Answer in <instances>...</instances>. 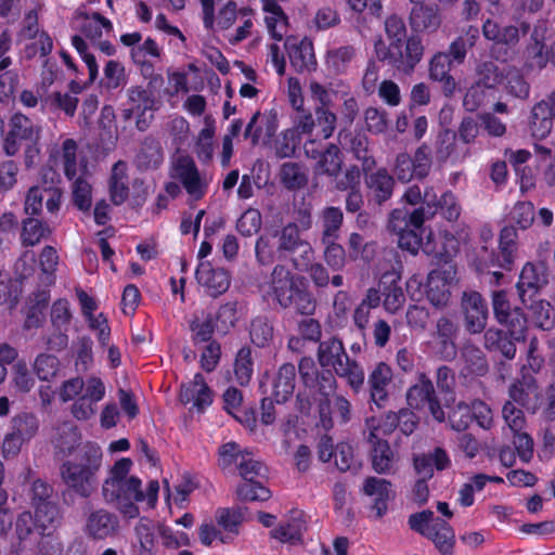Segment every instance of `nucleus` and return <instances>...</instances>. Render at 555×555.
<instances>
[{"mask_svg":"<svg viewBox=\"0 0 555 555\" xmlns=\"http://www.w3.org/2000/svg\"><path fill=\"white\" fill-rule=\"evenodd\" d=\"M385 33L389 44L382 39L375 42L377 59L400 73L412 74L424 55L422 39L415 35L408 37L403 18L396 14L386 18Z\"/></svg>","mask_w":555,"mask_h":555,"instance_id":"nucleus-2","label":"nucleus"},{"mask_svg":"<svg viewBox=\"0 0 555 555\" xmlns=\"http://www.w3.org/2000/svg\"><path fill=\"white\" fill-rule=\"evenodd\" d=\"M106 388L103 380L96 376H90L86 382L85 391L77 397L70 413L77 421H89L96 413V404L103 400Z\"/></svg>","mask_w":555,"mask_h":555,"instance_id":"nucleus-12","label":"nucleus"},{"mask_svg":"<svg viewBox=\"0 0 555 555\" xmlns=\"http://www.w3.org/2000/svg\"><path fill=\"white\" fill-rule=\"evenodd\" d=\"M338 142L361 162L363 173H367L376 167V160L369 150V139L364 133L344 129L338 132Z\"/></svg>","mask_w":555,"mask_h":555,"instance_id":"nucleus-21","label":"nucleus"},{"mask_svg":"<svg viewBox=\"0 0 555 555\" xmlns=\"http://www.w3.org/2000/svg\"><path fill=\"white\" fill-rule=\"evenodd\" d=\"M427 256H433L439 262H448L457 251L459 242L455 236L448 232H439L437 235L427 230L423 246L421 248Z\"/></svg>","mask_w":555,"mask_h":555,"instance_id":"nucleus-22","label":"nucleus"},{"mask_svg":"<svg viewBox=\"0 0 555 555\" xmlns=\"http://www.w3.org/2000/svg\"><path fill=\"white\" fill-rule=\"evenodd\" d=\"M319 371L311 357H302L298 364L301 383L311 392L331 395L337 387L335 376L344 378L353 393H359L365 383L362 365L346 352L343 341L332 336L320 341L317 352Z\"/></svg>","mask_w":555,"mask_h":555,"instance_id":"nucleus-1","label":"nucleus"},{"mask_svg":"<svg viewBox=\"0 0 555 555\" xmlns=\"http://www.w3.org/2000/svg\"><path fill=\"white\" fill-rule=\"evenodd\" d=\"M196 280L204 285L211 296H218L228 291L231 275L223 268H214L210 262H201L195 271Z\"/></svg>","mask_w":555,"mask_h":555,"instance_id":"nucleus-31","label":"nucleus"},{"mask_svg":"<svg viewBox=\"0 0 555 555\" xmlns=\"http://www.w3.org/2000/svg\"><path fill=\"white\" fill-rule=\"evenodd\" d=\"M391 486V482L384 478L371 476L364 480L363 493L369 496H376L373 508L376 511L378 517L384 516L387 512Z\"/></svg>","mask_w":555,"mask_h":555,"instance_id":"nucleus-41","label":"nucleus"},{"mask_svg":"<svg viewBox=\"0 0 555 555\" xmlns=\"http://www.w3.org/2000/svg\"><path fill=\"white\" fill-rule=\"evenodd\" d=\"M367 441L372 446L370 457L373 470L379 475L393 474L397 459L388 441L369 437Z\"/></svg>","mask_w":555,"mask_h":555,"instance_id":"nucleus-33","label":"nucleus"},{"mask_svg":"<svg viewBox=\"0 0 555 555\" xmlns=\"http://www.w3.org/2000/svg\"><path fill=\"white\" fill-rule=\"evenodd\" d=\"M344 215L339 207H327L323 211L322 221H323V231H322V241H333L337 240L338 232L343 224Z\"/></svg>","mask_w":555,"mask_h":555,"instance_id":"nucleus-58","label":"nucleus"},{"mask_svg":"<svg viewBox=\"0 0 555 555\" xmlns=\"http://www.w3.org/2000/svg\"><path fill=\"white\" fill-rule=\"evenodd\" d=\"M463 367L461 374L466 376L482 377L489 372V364L485 352L473 344L465 345L462 349Z\"/></svg>","mask_w":555,"mask_h":555,"instance_id":"nucleus-40","label":"nucleus"},{"mask_svg":"<svg viewBox=\"0 0 555 555\" xmlns=\"http://www.w3.org/2000/svg\"><path fill=\"white\" fill-rule=\"evenodd\" d=\"M546 22L539 21L531 33V43L527 48L528 55L535 60V64L544 67L548 62V53L545 52Z\"/></svg>","mask_w":555,"mask_h":555,"instance_id":"nucleus-46","label":"nucleus"},{"mask_svg":"<svg viewBox=\"0 0 555 555\" xmlns=\"http://www.w3.org/2000/svg\"><path fill=\"white\" fill-rule=\"evenodd\" d=\"M191 340L194 346L214 341V334L217 331L216 323L207 313L203 319L195 318L190 322Z\"/></svg>","mask_w":555,"mask_h":555,"instance_id":"nucleus-51","label":"nucleus"},{"mask_svg":"<svg viewBox=\"0 0 555 555\" xmlns=\"http://www.w3.org/2000/svg\"><path fill=\"white\" fill-rule=\"evenodd\" d=\"M505 72L491 61L482 62L477 67V83L486 89H494L504 80Z\"/></svg>","mask_w":555,"mask_h":555,"instance_id":"nucleus-55","label":"nucleus"},{"mask_svg":"<svg viewBox=\"0 0 555 555\" xmlns=\"http://www.w3.org/2000/svg\"><path fill=\"white\" fill-rule=\"evenodd\" d=\"M269 284V294L281 308L293 309L305 317L314 314L317 299L305 276L293 274L285 266L276 264Z\"/></svg>","mask_w":555,"mask_h":555,"instance_id":"nucleus-5","label":"nucleus"},{"mask_svg":"<svg viewBox=\"0 0 555 555\" xmlns=\"http://www.w3.org/2000/svg\"><path fill=\"white\" fill-rule=\"evenodd\" d=\"M103 452L95 443L88 441L77 449L75 454L60 466L63 483L82 499H89L99 488V473L102 467Z\"/></svg>","mask_w":555,"mask_h":555,"instance_id":"nucleus-3","label":"nucleus"},{"mask_svg":"<svg viewBox=\"0 0 555 555\" xmlns=\"http://www.w3.org/2000/svg\"><path fill=\"white\" fill-rule=\"evenodd\" d=\"M8 126L9 130L3 139V151L8 156L16 155L24 143L40 139L41 128L22 113H14Z\"/></svg>","mask_w":555,"mask_h":555,"instance_id":"nucleus-11","label":"nucleus"},{"mask_svg":"<svg viewBox=\"0 0 555 555\" xmlns=\"http://www.w3.org/2000/svg\"><path fill=\"white\" fill-rule=\"evenodd\" d=\"M280 181L287 190L295 191L307 185L308 177L298 163H284L280 169Z\"/></svg>","mask_w":555,"mask_h":555,"instance_id":"nucleus-50","label":"nucleus"},{"mask_svg":"<svg viewBox=\"0 0 555 555\" xmlns=\"http://www.w3.org/2000/svg\"><path fill=\"white\" fill-rule=\"evenodd\" d=\"M291 66L296 73L312 72L317 67L313 42L308 37L288 36L284 42Z\"/></svg>","mask_w":555,"mask_h":555,"instance_id":"nucleus-16","label":"nucleus"},{"mask_svg":"<svg viewBox=\"0 0 555 555\" xmlns=\"http://www.w3.org/2000/svg\"><path fill=\"white\" fill-rule=\"evenodd\" d=\"M128 105L126 115L128 117L135 115L137 128L140 131H144L149 127L145 113L152 111L155 105L153 93L141 86H132L128 89Z\"/></svg>","mask_w":555,"mask_h":555,"instance_id":"nucleus-30","label":"nucleus"},{"mask_svg":"<svg viewBox=\"0 0 555 555\" xmlns=\"http://www.w3.org/2000/svg\"><path fill=\"white\" fill-rule=\"evenodd\" d=\"M534 217L535 212L533 204L528 201H519L513 206L509 212L511 225H516L521 230H527L532 225Z\"/></svg>","mask_w":555,"mask_h":555,"instance_id":"nucleus-60","label":"nucleus"},{"mask_svg":"<svg viewBox=\"0 0 555 555\" xmlns=\"http://www.w3.org/2000/svg\"><path fill=\"white\" fill-rule=\"evenodd\" d=\"M453 276L449 270L435 269L427 275L425 293L428 301L437 308L448 305L451 291L450 285Z\"/></svg>","mask_w":555,"mask_h":555,"instance_id":"nucleus-25","label":"nucleus"},{"mask_svg":"<svg viewBox=\"0 0 555 555\" xmlns=\"http://www.w3.org/2000/svg\"><path fill=\"white\" fill-rule=\"evenodd\" d=\"M39 430L38 417L29 412H22L11 420V433L25 442H29Z\"/></svg>","mask_w":555,"mask_h":555,"instance_id":"nucleus-47","label":"nucleus"},{"mask_svg":"<svg viewBox=\"0 0 555 555\" xmlns=\"http://www.w3.org/2000/svg\"><path fill=\"white\" fill-rule=\"evenodd\" d=\"M524 339H514L503 328L489 327L483 334V346L489 352L500 353L507 360L516 356V343Z\"/></svg>","mask_w":555,"mask_h":555,"instance_id":"nucleus-32","label":"nucleus"},{"mask_svg":"<svg viewBox=\"0 0 555 555\" xmlns=\"http://www.w3.org/2000/svg\"><path fill=\"white\" fill-rule=\"evenodd\" d=\"M301 144V135L296 129H286L274 142L275 155L279 158L293 157Z\"/></svg>","mask_w":555,"mask_h":555,"instance_id":"nucleus-56","label":"nucleus"},{"mask_svg":"<svg viewBox=\"0 0 555 555\" xmlns=\"http://www.w3.org/2000/svg\"><path fill=\"white\" fill-rule=\"evenodd\" d=\"M73 27L92 43L100 40L104 33L109 34L113 31L112 22L99 12H93L91 14L77 12L73 22Z\"/></svg>","mask_w":555,"mask_h":555,"instance_id":"nucleus-26","label":"nucleus"},{"mask_svg":"<svg viewBox=\"0 0 555 555\" xmlns=\"http://www.w3.org/2000/svg\"><path fill=\"white\" fill-rule=\"evenodd\" d=\"M392 369L386 362H378L367 376L370 402L385 408L389 400V386L392 383Z\"/></svg>","mask_w":555,"mask_h":555,"instance_id":"nucleus-20","label":"nucleus"},{"mask_svg":"<svg viewBox=\"0 0 555 555\" xmlns=\"http://www.w3.org/2000/svg\"><path fill=\"white\" fill-rule=\"evenodd\" d=\"M266 13L264 22L271 37L278 41L283 39L287 31L288 16L276 0H261Z\"/></svg>","mask_w":555,"mask_h":555,"instance_id":"nucleus-39","label":"nucleus"},{"mask_svg":"<svg viewBox=\"0 0 555 555\" xmlns=\"http://www.w3.org/2000/svg\"><path fill=\"white\" fill-rule=\"evenodd\" d=\"M341 165L343 158L339 147L334 143H328L318 157L315 172L337 177L341 170Z\"/></svg>","mask_w":555,"mask_h":555,"instance_id":"nucleus-45","label":"nucleus"},{"mask_svg":"<svg viewBox=\"0 0 555 555\" xmlns=\"http://www.w3.org/2000/svg\"><path fill=\"white\" fill-rule=\"evenodd\" d=\"M492 310L495 321L508 332L514 339L526 340L528 319L522 308L512 307L504 289L493 291L491 294Z\"/></svg>","mask_w":555,"mask_h":555,"instance_id":"nucleus-9","label":"nucleus"},{"mask_svg":"<svg viewBox=\"0 0 555 555\" xmlns=\"http://www.w3.org/2000/svg\"><path fill=\"white\" fill-rule=\"evenodd\" d=\"M60 360L56 356L40 353L37 356L34 370L39 379L50 382L56 377L60 371Z\"/></svg>","mask_w":555,"mask_h":555,"instance_id":"nucleus-63","label":"nucleus"},{"mask_svg":"<svg viewBox=\"0 0 555 555\" xmlns=\"http://www.w3.org/2000/svg\"><path fill=\"white\" fill-rule=\"evenodd\" d=\"M304 522L294 518L292 521L280 524L270 531L271 538L282 543H296L302 539Z\"/></svg>","mask_w":555,"mask_h":555,"instance_id":"nucleus-57","label":"nucleus"},{"mask_svg":"<svg viewBox=\"0 0 555 555\" xmlns=\"http://www.w3.org/2000/svg\"><path fill=\"white\" fill-rule=\"evenodd\" d=\"M237 311L234 304L228 302L221 305L216 313H210L214 323H216L217 332L225 335L237 322Z\"/></svg>","mask_w":555,"mask_h":555,"instance_id":"nucleus-62","label":"nucleus"},{"mask_svg":"<svg viewBox=\"0 0 555 555\" xmlns=\"http://www.w3.org/2000/svg\"><path fill=\"white\" fill-rule=\"evenodd\" d=\"M236 495L243 502H264L271 496V491L259 480H244L236 488Z\"/></svg>","mask_w":555,"mask_h":555,"instance_id":"nucleus-52","label":"nucleus"},{"mask_svg":"<svg viewBox=\"0 0 555 555\" xmlns=\"http://www.w3.org/2000/svg\"><path fill=\"white\" fill-rule=\"evenodd\" d=\"M102 494L106 503L114 504L117 509L128 518L139 516L137 502L145 500L142 490V481L135 476H130L128 480L104 481L102 485Z\"/></svg>","mask_w":555,"mask_h":555,"instance_id":"nucleus-7","label":"nucleus"},{"mask_svg":"<svg viewBox=\"0 0 555 555\" xmlns=\"http://www.w3.org/2000/svg\"><path fill=\"white\" fill-rule=\"evenodd\" d=\"M441 555H453L455 533L451 525L440 517L433 520L425 535Z\"/></svg>","mask_w":555,"mask_h":555,"instance_id":"nucleus-36","label":"nucleus"},{"mask_svg":"<svg viewBox=\"0 0 555 555\" xmlns=\"http://www.w3.org/2000/svg\"><path fill=\"white\" fill-rule=\"evenodd\" d=\"M383 296V306L389 313H397L405 302L401 275L395 271L385 272L378 283Z\"/></svg>","mask_w":555,"mask_h":555,"instance_id":"nucleus-28","label":"nucleus"},{"mask_svg":"<svg viewBox=\"0 0 555 555\" xmlns=\"http://www.w3.org/2000/svg\"><path fill=\"white\" fill-rule=\"evenodd\" d=\"M426 220L425 208L417 207L413 210L396 208L390 212L388 228L397 234L398 246L411 255L418 254L427 229L424 227Z\"/></svg>","mask_w":555,"mask_h":555,"instance_id":"nucleus-6","label":"nucleus"},{"mask_svg":"<svg viewBox=\"0 0 555 555\" xmlns=\"http://www.w3.org/2000/svg\"><path fill=\"white\" fill-rule=\"evenodd\" d=\"M468 35L470 36L469 44H467V39L459 36L450 43L448 51H443L446 54L450 55V59L454 64L460 65L464 63L468 47H473L475 44V39L479 36V29L470 26Z\"/></svg>","mask_w":555,"mask_h":555,"instance_id":"nucleus-59","label":"nucleus"},{"mask_svg":"<svg viewBox=\"0 0 555 555\" xmlns=\"http://www.w3.org/2000/svg\"><path fill=\"white\" fill-rule=\"evenodd\" d=\"M436 395L433 382L425 373H420L417 383L406 392V402L412 409H423L426 402Z\"/></svg>","mask_w":555,"mask_h":555,"instance_id":"nucleus-44","label":"nucleus"},{"mask_svg":"<svg viewBox=\"0 0 555 555\" xmlns=\"http://www.w3.org/2000/svg\"><path fill=\"white\" fill-rule=\"evenodd\" d=\"M276 251L279 260L289 259L296 270H302V266L308 264L313 255L311 245L300 237L295 222H289L282 228Z\"/></svg>","mask_w":555,"mask_h":555,"instance_id":"nucleus-10","label":"nucleus"},{"mask_svg":"<svg viewBox=\"0 0 555 555\" xmlns=\"http://www.w3.org/2000/svg\"><path fill=\"white\" fill-rule=\"evenodd\" d=\"M50 233L51 230L48 224L39 219L27 218L23 221L21 241L23 246L31 247L40 243V241Z\"/></svg>","mask_w":555,"mask_h":555,"instance_id":"nucleus-49","label":"nucleus"},{"mask_svg":"<svg viewBox=\"0 0 555 555\" xmlns=\"http://www.w3.org/2000/svg\"><path fill=\"white\" fill-rule=\"evenodd\" d=\"M453 65L450 55L444 52H436L429 61V78L440 83L441 91L447 98L454 94L457 86L454 77L450 74Z\"/></svg>","mask_w":555,"mask_h":555,"instance_id":"nucleus-29","label":"nucleus"},{"mask_svg":"<svg viewBox=\"0 0 555 555\" xmlns=\"http://www.w3.org/2000/svg\"><path fill=\"white\" fill-rule=\"evenodd\" d=\"M410 26L415 33H436L442 24L440 8L435 3L413 5L410 12Z\"/></svg>","mask_w":555,"mask_h":555,"instance_id":"nucleus-27","label":"nucleus"},{"mask_svg":"<svg viewBox=\"0 0 555 555\" xmlns=\"http://www.w3.org/2000/svg\"><path fill=\"white\" fill-rule=\"evenodd\" d=\"M163 162L164 152L160 142L152 137L145 138L135 156L137 167L140 170L157 169Z\"/></svg>","mask_w":555,"mask_h":555,"instance_id":"nucleus-42","label":"nucleus"},{"mask_svg":"<svg viewBox=\"0 0 555 555\" xmlns=\"http://www.w3.org/2000/svg\"><path fill=\"white\" fill-rule=\"evenodd\" d=\"M544 283L545 279L539 271V268L531 262H527L522 267L516 283V289L521 304L532 308L537 302V295Z\"/></svg>","mask_w":555,"mask_h":555,"instance_id":"nucleus-23","label":"nucleus"},{"mask_svg":"<svg viewBox=\"0 0 555 555\" xmlns=\"http://www.w3.org/2000/svg\"><path fill=\"white\" fill-rule=\"evenodd\" d=\"M273 324L266 315H258L250 321V341L258 348L268 347L273 340Z\"/></svg>","mask_w":555,"mask_h":555,"instance_id":"nucleus-48","label":"nucleus"},{"mask_svg":"<svg viewBox=\"0 0 555 555\" xmlns=\"http://www.w3.org/2000/svg\"><path fill=\"white\" fill-rule=\"evenodd\" d=\"M464 326L470 334L481 333L488 321V305L478 292H464L461 300Z\"/></svg>","mask_w":555,"mask_h":555,"instance_id":"nucleus-13","label":"nucleus"},{"mask_svg":"<svg viewBox=\"0 0 555 555\" xmlns=\"http://www.w3.org/2000/svg\"><path fill=\"white\" fill-rule=\"evenodd\" d=\"M400 424L399 412H388L383 418L376 420L371 417L366 420V425L370 429L369 438L383 439L382 436H388L393 433Z\"/></svg>","mask_w":555,"mask_h":555,"instance_id":"nucleus-54","label":"nucleus"},{"mask_svg":"<svg viewBox=\"0 0 555 555\" xmlns=\"http://www.w3.org/2000/svg\"><path fill=\"white\" fill-rule=\"evenodd\" d=\"M34 509L35 526L41 535H50L61 525L63 515L55 500L37 503Z\"/></svg>","mask_w":555,"mask_h":555,"instance_id":"nucleus-37","label":"nucleus"},{"mask_svg":"<svg viewBox=\"0 0 555 555\" xmlns=\"http://www.w3.org/2000/svg\"><path fill=\"white\" fill-rule=\"evenodd\" d=\"M456 133L450 129L439 131L435 140V157L438 163H446L448 159L459 160L462 154L457 151Z\"/></svg>","mask_w":555,"mask_h":555,"instance_id":"nucleus-43","label":"nucleus"},{"mask_svg":"<svg viewBox=\"0 0 555 555\" xmlns=\"http://www.w3.org/2000/svg\"><path fill=\"white\" fill-rule=\"evenodd\" d=\"M424 208L426 219H430L439 212L449 222L457 221L462 212V207L453 192L446 191L438 197L434 186L425 188Z\"/></svg>","mask_w":555,"mask_h":555,"instance_id":"nucleus-14","label":"nucleus"},{"mask_svg":"<svg viewBox=\"0 0 555 555\" xmlns=\"http://www.w3.org/2000/svg\"><path fill=\"white\" fill-rule=\"evenodd\" d=\"M365 175V185L372 194L375 203L382 205L390 199L393 193L395 180L386 168H378L376 171Z\"/></svg>","mask_w":555,"mask_h":555,"instance_id":"nucleus-35","label":"nucleus"},{"mask_svg":"<svg viewBox=\"0 0 555 555\" xmlns=\"http://www.w3.org/2000/svg\"><path fill=\"white\" fill-rule=\"evenodd\" d=\"M457 332V324L450 318L441 317L437 320L436 331L433 337L434 351L439 359L451 362L456 358L457 345L455 340Z\"/></svg>","mask_w":555,"mask_h":555,"instance_id":"nucleus-18","label":"nucleus"},{"mask_svg":"<svg viewBox=\"0 0 555 555\" xmlns=\"http://www.w3.org/2000/svg\"><path fill=\"white\" fill-rule=\"evenodd\" d=\"M254 373V360L251 349L248 346L242 347L234 360V375L241 386L247 385Z\"/></svg>","mask_w":555,"mask_h":555,"instance_id":"nucleus-53","label":"nucleus"},{"mask_svg":"<svg viewBox=\"0 0 555 555\" xmlns=\"http://www.w3.org/2000/svg\"><path fill=\"white\" fill-rule=\"evenodd\" d=\"M297 369L293 363L280 366L272 383V397L276 403H285L293 397L296 386Z\"/></svg>","mask_w":555,"mask_h":555,"instance_id":"nucleus-38","label":"nucleus"},{"mask_svg":"<svg viewBox=\"0 0 555 555\" xmlns=\"http://www.w3.org/2000/svg\"><path fill=\"white\" fill-rule=\"evenodd\" d=\"M555 119V91L531 108L528 127L532 138L543 140L550 135Z\"/></svg>","mask_w":555,"mask_h":555,"instance_id":"nucleus-15","label":"nucleus"},{"mask_svg":"<svg viewBox=\"0 0 555 555\" xmlns=\"http://www.w3.org/2000/svg\"><path fill=\"white\" fill-rule=\"evenodd\" d=\"M251 13L250 8L237 9L236 2L230 0L219 10L215 22H217L220 29L227 30L234 24L237 16L245 17L251 15Z\"/></svg>","mask_w":555,"mask_h":555,"instance_id":"nucleus-64","label":"nucleus"},{"mask_svg":"<svg viewBox=\"0 0 555 555\" xmlns=\"http://www.w3.org/2000/svg\"><path fill=\"white\" fill-rule=\"evenodd\" d=\"M511 402L517 403L531 413H535L541 403V391L531 374H522L508 389Z\"/></svg>","mask_w":555,"mask_h":555,"instance_id":"nucleus-19","label":"nucleus"},{"mask_svg":"<svg viewBox=\"0 0 555 555\" xmlns=\"http://www.w3.org/2000/svg\"><path fill=\"white\" fill-rule=\"evenodd\" d=\"M172 177L177 178L188 194L195 199H199L205 195V186L202 183L198 169L195 162L190 156H180L173 166Z\"/></svg>","mask_w":555,"mask_h":555,"instance_id":"nucleus-24","label":"nucleus"},{"mask_svg":"<svg viewBox=\"0 0 555 555\" xmlns=\"http://www.w3.org/2000/svg\"><path fill=\"white\" fill-rule=\"evenodd\" d=\"M448 422L451 429L462 433L475 421L476 424L489 430L493 426L491 408L480 399H474L469 403L459 401L449 408Z\"/></svg>","mask_w":555,"mask_h":555,"instance_id":"nucleus-8","label":"nucleus"},{"mask_svg":"<svg viewBox=\"0 0 555 555\" xmlns=\"http://www.w3.org/2000/svg\"><path fill=\"white\" fill-rule=\"evenodd\" d=\"M129 177L127 163L116 162L108 178L109 199L115 206L122 205L129 197Z\"/></svg>","mask_w":555,"mask_h":555,"instance_id":"nucleus-34","label":"nucleus"},{"mask_svg":"<svg viewBox=\"0 0 555 555\" xmlns=\"http://www.w3.org/2000/svg\"><path fill=\"white\" fill-rule=\"evenodd\" d=\"M505 156L508 162L513 165L516 175H520V189L524 190L530 185H532V178L526 176V170L530 171V169L525 166V164L530 159L531 153L528 150H506Z\"/></svg>","mask_w":555,"mask_h":555,"instance_id":"nucleus-61","label":"nucleus"},{"mask_svg":"<svg viewBox=\"0 0 555 555\" xmlns=\"http://www.w3.org/2000/svg\"><path fill=\"white\" fill-rule=\"evenodd\" d=\"M120 521L118 516L103 507L92 511L86 518L83 532L93 540H105L118 534Z\"/></svg>","mask_w":555,"mask_h":555,"instance_id":"nucleus-17","label":"nucleus"},{"mask_svg":"<svg viewBox=\"0 0 555 555\" xmlns=\"http://www.w3.org/2000/svg\"><path fill=\"white\" fill-rule=\"evenodd\" d=\"M269 284V294L281 308L293 309L305 317L314 314L317 299L305 276L293 274L285 266L276 264Z\"/></svg>","mask_w":555,"mask_h":555,"instance_id":"nucleus-4","label":"nucleus"}]
</instances>
